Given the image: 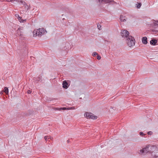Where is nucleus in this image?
Instances as JSON below:
<instances>
[{
    "instance_id": "f257e3e1",
    "label": "nucleus",
    "mask_w": 158,
    "mask_h": 158,
    "mask_svg": "<svg viewBox=\"0 0 158 158\" xmlns=\"http://www.w3.org/2000/svg\"><path fill=\"white\" fill-rule=\"evenodd\" d=\"M135 42V41L134 37L131 35H129L127 37L126 43L129 47H131L134 45Z\"/></svg>"
},
{
    "instance_id": "f03ea898",
    "label": "nucleus",
    "mask_w": 158,
    "mask_h": 158,
    "mask_svg": "<svg viewBox=\"0 0 158 158\" xmlns=\"http://www.w3.org/2000/svg\"><path fill=\"white\" fill-rule=\"evenodd\" d=\"M20 45V46H21V48H22L23 50V54L24 55V56L27 55L28 52L27 47V44L25 42L23 41L22 42V43Z\"/></svg>"
},
{
    "instance_id": "7ed1b4c3",
    "label": "nucleus",
    "mask_w": 158,
    "mask_h": 158,
    "mask_svg": "<svg viewBox=\"0 0 158 158\" xmlns=\"http://www.w3.org/2000/svg\"><path fill=\"white\" fill-rule=\"evenodd\" d=\"M152 21L151 23H147V25L149 27H152L155 29L158 27V20Z\"/></svg>"
},
{
    "instance_id": "20e7f679",
    "label": "nucleus",
    "mask_w": 158,
    "mask_h": 158,
    "mask_svg": "<svg viewBox=\"0 0 158 158\" xmlns=\"http://www.w3.org/2000/svg\"><path fill=\"white\" fill-rule=\"evenodd\" d=\"M84 116L88 119H96L97 118V117L94 115V114L88 112H86L85 113Z\"/></svg>"
},
{
    "instance_id": "39448f33",
    "label": "nucleus",
    "mask_w": 158,
    "mask_h": 158,
    "mask_svg": "<svg viewBox=\"0 0 158 158\" xmlns=\"http://www.w3.org/2000/svg\"><path fill=\"white\" fill-rule=\"evenodd\" d=\"M120 34L122 37H125L127 38V37L129 35V32L126 30H123L121 31Z\"/></svg>"
},
{
    "instance_id": "423d86ee",
    "label": "nucleus",
    "mask_w": 158,
    "mask_h": 158,
    "mask_svg": "<svg viewBox=\"0 0 158 158\" xmlns=\"http://www.w3.org/2000/svg\"><path fill=\"white\" fill-rule=\"evenodd\" d=\"M149 148L147 146L145 148H144L143 149L140 150V152L141 154H145L148 152L149 151L148 150Z\"/></svg>"
},
{
    "instance_id": "0eeeda50",
    "label": "nucleus",
    "mask_w": 158,
    "mask_h": 158,
    "mask_svg": "<svg viewBox=\"0 0 158 158\" xmlns=\"http://www.w3.org/2000/svg\"><path fill=\"white\" fill-rule=\"evenodd\" d=\"M39 30V34H38V35L39 36H41L42 34L44 33L46 31H46L45 29L43 28H39L38 29Z\"/></svg>"
},
{
    "instance_id": "6e6552de",
    "label": "nucleus",
    "mask_w": 158,
    "mask_h": 158,
    "mask_svg": "<svg viewBox=\"0 0 158 158\" xmlns=\"http://www.w3.org/2000/svg\"><path fill=\"white\" fill-rule=\"evenodd\" d=\"M4 92L6 94H8V89L7 87L4 88L3 90H2L1 91L0 90V94L2 95L3 94V93Z\"/></svg>"
},
{
    "instance_id": "1a4fd4ad",
    "label": "nucleus",
    "mask_w": 158,
    "mask_h": 158,
    "mask_svg": "<svg viewBox=\"0 0 158 158\" xmlns=\"http://www.w3.org/2000/svg\"><path fill=\"white\" fill-rule=\"evenodd\" d=\"M62 85L63 88L65 89H67L69 86L68 82L66 80L63 81Z\"/></svg>"
},
{
    "instance_id": "9d476101",
    "label": "nucleus",
    "mask_w": 158,
    "mask_h": 158,
    "mask_svg": "<svg viewBox=\"0 0 158 158\" xmlns=\"http://www.w3.org/2000/svg\"><path fill=\"white\" fill-rule=\"evenodd\" d=\"M98 2L100 3L104 2L105 3H109L114 2L113 0H98Z\"/></svg>"
},
{
    "instance_id": "9b49d317",
    "label": "nucleus",
    "mask_w": 158,
    "mask_h": 158,
    "mask_svg": "<svg viewBox=\"0 0 158 158\" xmlns=\"http://www.w3.org/2000/svg\"><path fill=\"white\" fill-rule=\"evenodd\" d=\"M157 43V41L156 39L153 38L150 41V44L151 45H155Z\"/></svg>"
},
{
    "instance_id": "f8f14e48",
    "label": "nucleus",
    "mask_w": 158,
    "mask_h": 158,
    "mask_svg": "<svg viewBox=\"0 0 158 158\" xmlns=\"http://www.w3.org/2000/svg\"><path fill=\"white\" fill-rule=\"evenodd\" d=\"M142 43L145 44H147L148 43L147 38L146 37H143L142 39Z\"/></svg>"
},
{
    "instance_id": "ddd939ff",
    "label": "nucleus",
    "mask_w": 158,
    "mask_h": 158,
    "mask_svg": "<svg viewBox=\"0 0 158 158\" xmlns=\"http://www.w3.org/2000/svg\"><path fill=\"white\" fill-rule=\"evenodd\" d=\"M54 109L55 110H65L67 109V108L66 107H60V108H59L58 107H55L54 108Z\"/></svg>"
},
{
    "instance_id": "4468645a",
    "label": "nucleus",
    "mask_w": 158,
    "mask_h": 158,
    "mask_svg": "<svg viewBox=\"0 0 158 158\" xmlns=\"http://www.w3.org/2000/svg\"><path fill=\"white\" fill-rule=\"evenodd\" d=\"M51 138L50 137V136H45L44 137V139H45V140H46V141H50V140L51 139Z\"/></svg>"
},
{
    "instance_id": "2eb2a0df",
    "label": "nucleus",
    "mask_w": 158,
    "mask_h": 158,
    "mask_svg": "<svg viewBox=\"0 0 158 158\" xmlns=\"http://www.w3.org/2000/svg\"><path fill=\"white\" fill-rule=\"evenodd\" d=\"M38 33L39 34L38 29H37V30H35L33 31V34L34 36L35 35V36H36L37 35H38Z\"/></svg>"
},
{
    "instance_id": "dca6fc26",
    "label": "nucleus",
    "mask_w": 158,
    "mask_h": 158,
    "mask_svg": "<svg viewBox=\"0 0 158 158\" xmlns=\"http://www.w3.org/2000/svg\"><path fill=\"white\" fill-rule=\"evenodd\" d=\"M136 7L137 8H140V7L141 6L142 4L141 3L139 2H137V4H136Z\"/></svg>"
},
{
    "instance_id": "f3484780",
    "label": "nucleus",
    "mask_w": 158,
    "mask_h": 158,
    "mask_svg": "<svg viewBox=\"0 0 158 158\" xmlns=\"http://www.w3.org/2000/svg\"><path fill=\"white\" fill-rule=\"evenodd\" d=\"M102 23V22L101 21L100 23H98L97 24L98 28L99 30H101L102 29L101 26V24Z\"/></svg>"
},
{
    "instance_id": "a211bd4d",
    "label": "nucleus",
    "mask_w": 158,
    "mask_h": 158,
    "mask_svg": "<svg viewBox=\"0 0 158 158\" xmlns=\"http://www.w3.org/2000/svg\"><path fill=\"white\" fill-rule=\"evenodd\" d=\"M25 5V8H27V10H28L30 9V6H28L26 2V4H25V5Z\"/></svg>"
},
{
    "instance_id": "6ab92c4d",
    "label": "nucleus",
    "mask_w": 158,
    "mask_h": 158,
    "mask_svg": "<svg viewBox=\"0 0 158 158\" xmlns=\"http://www.w3.org/2000/svg\"><path fill=\"white\" fill-rule=\"evenodd\" d=\"M15 16L18 20H20L22 18L21 17L19 16V15L17 14L15 15Z\"/></svg>"
},
{
    "instance_id": "aec40b11",
    "label": "nucleus",
    "mask_w": 158,
    "mask_h": 158,
    "mask_svg": "<svg viewBox=\"0 0 158 158\" xmlns=\"http://www.w3.org/2000/svg\"><path fill=\"white\" fill-rule=\"evenodd\" d=\"M139 135L143 137V136H145V135H146V134H144L143 133V132L141 131L139 132Z\"/></svg>"
},
{
    "instance_id": "412c9836",
    "label": "nucleus",
    "mask_w": 158,
    "mask_h": 158,
    "mask_svg": "<svg viewBox=\"0 0 158 158\" xmlns=\"http://www.w3.org/2000/svg\"><path fill=\"white\" fill-rule=\"evenodd\" d=\"M124 18H125V16H124L122 15H121L120 18V20H126Z\"/></svg>"
},
{
    "instance_id": "4be33fe9",
    "label": "nucleus",
    "mask_w": 158,
    "mask_h": 158,
    "mask_svg": "<svg viewBox=\"0 0 158 158\" xmlns=\"http://www.w3.org/2000/svg\"><path fill=\"white\" fill-rule=\"evenodd\" d=\"M23 27H19L18 29V32H19V31L21 30H23Z\"/></svg>"
},
{
    "instance_id": "5701e85b",
    "label": "nucleus",
    "mask_w": 158,
    "mask_h": 158,
    "mask_svg": "<svg viewBox=\"0 0 158 158\" xmlns=\"http://www.w3.org/2000/svg\"><path fill=\"white\" fill-rule=\"evenodd\" d=\"M17 33L20 36H21V35H23V34L22 33V32L20 31H19V33L18 32V30H17Z\"/></svg>"
},
{
    "instance_id": "b1692460",
    "label": "nucleus",
    "mask_w": 158,
    "mask_h": 158,
    "mask_svg": "<svg viewBox=\"0 0 158 158\" xmlns=\"http://www.w3.org/2000/svg\"><path fill=\"white\" fill-rule=\"evenodd\" d=\"M98 53H97L96 52H93L92 55L93 56H97V55H98Z\"/></svg>"
},
{
    "instance_id": "393cba45",
    "label": "nucleus",
    "mask_w": 158,
    "mask_h": 158,
    "mask_svg": "<svg viewBox=\"0 0 158 158\" xmlns=\"http://www.w3.org/2000/svg\"><path fill=\"white\" fill-rule=\"evenodd\" d=\"M147 134L148 135H152V132L151 131H148V132H147Z\"/></svg>"
},
{
    "instance_id": "a878e982",
    "label": "nucleus",
    "mask_w": 158,
    "mask_h": 158,
    "mask_svg": "<svg viewBox=\"0 0 158 158\" xmlns=\"http://www.w3.org/2000/svg\"><path fill=\"white\" fill-rule=\"evenodd\" d=\"M101 56L98 54V55H97V59L98 60H99L101 59Z\"/></svg>"
},
{
    "instance_id": "bb28decb",
    "label": "nucleus",
    "mask_w": 158,
    "mask_h": 158,
    "mask_svg": "<svg viewBox=\"0 0 158 158\" xmlns=\"http://www.w3.org/2000/svg\"><path fill=\"white\" fill-rule=\"evenodd\" d=\"M33 111H31V112H30L29 111V114L27 113V114H25V115H27V116H28V115H30V114H32V113H33Z\"/></svg>"
},
{
    "instance_id": "cd10ccee",
    "label": "nucleus",
    "mask_w": 158,
    "mask_h": 158,
    "mask_svg": "<svg viewBox=\"0 0 158 158\" xmlns=\"http://www.w3.org/2000/svg\"><path fill=\"white\" fill-rule=\"evenodd\" d=\"M42 78V77H41V76H40V77H38V79L37 81H40V80H41Z\"/></svg>"
},
{
    "instance_id": "c85d7f7f",
    "label": "nucleus",
    "mask_w": 158,
    "mask_h": 158,
    "mask_svg": "<svg viewBox=\"0 0 158 158\" xmlns=\"http://www.w3.org/2000/svg\"><path fill=\"white\" fill-rule=\"evenodd\" d=\"M19 22L21 23H24L26 22V20H19Z\"/></svg>"
},
{
    "instance_id": "c756f323",
    "label": "nucleus",
    "mask_w": 158,
    "mask_h": 158,
    "mask_svg": "<svg viewBox=\"0 0 158 158\" xmlns=\"http://www.w3.org/2000/svg\"><path fill=\"white\" fill-rule=\"evenodd\" d=\"M27 93L28 94H30L31 93V91L30 90H28L27 91Z\"/></svg>"
},
{
    "instance_id": "7c9ffc66",
    "label": "nucleus",
    "mask_w": 158,
    "mask_h": 158,
    "mask_svg": "<svg viewBox=\"0 0 158 158\" xmlns=\"http://www.w3.org/2000/svg\"><path fill=\"white\" fill-rule=\"evenodd\" d=\"M120 21H121V22L120 23L121 25L122 24L123 22H124L125 21H126V20H120Z\"/></svg>"
},
{
    "instance_id": "2f4dec72",
    "label": "nucleus",
    "mask_w": 158,
    "mask_h": 158,
    "mask_svg": "<svg viewBox=\"0 0 158 158\" xmlns=\"http://www.w3.org/2000/svg\"><path fill=\"white\" fill-rule=\"evenodd\" d=\"M152 32H157L158 31H157L156 30H155L154 29L152 30Z\"/></svg>"
},
{
    "instance_id": "473e14b6",
    "label": "nucleus",
    "mask_w": 158,
    "mask_h": 158,
    "mask_svg": "<svg viewBox=\"0 0 158 158\" xmlns=\"http://www.w3.org/2000/svg\"><path fill=\"white\" fill-rule=\"evenodd\" d=\"M67 142H68V143H69V140H67Z\"/></svg>"
},
{
    "instance_id": "72a5a7b5",
    "label": "nucleus",
    "mask_w": 158,
    "mask_h": 158,
    "mask_svg": "<svg viewBox=\"0 0 158 158\" xmlns=\"http://www.w3.org/2000/svg\"><path fill=\"white\" fill-rule=\"evenodd\" d=\"M158 156H157L156 155L154 157H156Z\"/></svg>"
},
{
    "instance_id": "f704fd0d",
    "label": "nucleus",
    "mask_w": 158,
    "mask_h": 158,
    "mask_svg": "<svg viewBox=\"0 0 158 158\" xmlns=\"http://www.w3.org/2000/svg\"><path fill=\"white\" fill-rule=\"evenodd\" d=\"M62 20H65V19L64 18H63Z\"/></svg>"
}]
</instances>
